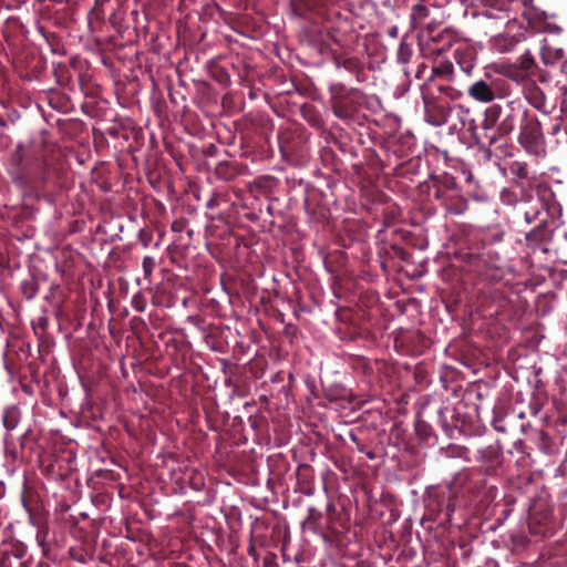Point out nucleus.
Listing matches in <instances>:
<instances>
[{"label":"nucleus","instance_id":"23","mask_svg":"<svg viewBox=\"0 0 567 567\" xmlns=\"http://www.w3.org/2000/svg\"><path fill=\"white\" fill-rule=\"evenodd\" d=\"M430 10L426 6L417 3L411 9L410 23L412 29H419L429 17Z\"/></svg>","mask_w":567,"mask_h":567},{"label":"nucleus","instance_id":"41","mask_svg":"<svg viewBox=\"0 0 567 567\" xmlns=\"http://www.w3.org/2000/svg\"><path fill=\"white\" fill-rule=\"evenodd\" d=\"M153 239V235L151 231L146 230V229H141L138 231V240L141 241V244L147 248L151 244Z\"/></svg>","mask_w":567,"mask_h":567},{"label":"nucleus","instance_id":"39","mask_svg":"<svg viewBox=\"0 0 567 567\" xmlns=\"http://www.w3.org/2000/svg\"><path fill=\"white\" fill-rule=\"evenodd\" d=\"M132 307L138 312H143L145 310L146 302H145L144 297L141 293H136L133 296Z\"/></svg>","mask_w":567,"mask_h":567},{"label":"nucleus","instance_id":"38","mask_svg":"<svg viewBox=\"0 0 567 567\" xmlns=\"http://www.w3.org/2000/svg\"><path fill=\"white\" fill-rule=\"evenodd\" d=\"M22 292L27 299H32L38 292L37 284L32 281L24 282L22 285Z\"/></svg>","mask_w":567,"mask_h":567},{"label":"nucleus","instance_id":"2","mask_svg":"<svg viewBox=\"0 0 567 567\" xmlns=\"http://www.w3.org/2000/svg\"><path fill=\"white\" fill-rule=\"evenodd\" d=\"M7 171L24 196H39L52 182L42 145L19 143L8 158Z\"/></svg>","mask_w":567,"mask_h":567},{"label":"nucleus","instance_id":"1","mask_svg":"<svg viewBox=\"0 0 567 567\" xmlns=\"http://www.w3.org/2000/svg\"><path fill=\"white\" fill-rule=\"evenodd\" d=\"M484 494L485 501H493L497 486L489 482L475 468L468 467L457 472L445 486L430 495L427 511L434 520L450 523L454 511L467 504L472 498Z\"/></svg>","mask_w":567,"mask_h":567},{"label":"nucleus","instance_id":"44","mask_svg":"<svg viewBox=\"0 0 567 567\" xmlns=\"http://www.w3.org/2000/svg\"><path fill=\"white\" fill-rule=\"evenodd\" d=\"M537 439L540 443V449H546L550 443L549 435L544 431H537L536 432Z\"/></svg>","mask_w":567,"mask_h":567},{"label":"nucleus","instance_id":"36","mask_svg":"<svg viewBox=\"0 0 567 567\" xmlns=\"http://www.w3.org/2000/svg\"><path fill=\"white\" fill-rule=\"evenodd\" d=\"M433 71L435 74L450 76L453 73V63L450 61L442 62Z\"/></svg>","mask_w":567,"mask_h":567},{"label":"nucleus","instance_id":"57","mask_svg":"<svg viewBox=\"0 0 567 567\" xmlns=\"http://www.w3.org/2000/svg\"><path fill=\"white\" fill-rule=\"evenodd\" d=\"M565 238L567 239V231L565 233Z\"/></svg>","mask_w":567,"mask_h":567},{"label":"nucleus","instance_id":"11","mask_svg":"<svg viewBox=\"0 0 567 567\" xmlns=\"http://www.w3.org/2000/svg\"><path fill=\"white\" fill-rule=\"evenodd\" d=\"M305 210L312 221L323 223L329 218V208L322 203L319 190H309L305 197Z\"/></svg>","mask_w":567,"mask_h":567},{"label":"nucleus","instance_id":"28","mask_svg":"<svg viewBox=\"0 0 567 567\" xmlns=\"http://www.w3.org/2000/svg\"><path fill=\"white\" fill-rule=\"evenodd\" d=\"M489 296L493 303L497 306V310L505 309L509 302L507 295L499 288H493L485 291Z\"/></svg>","mask_w":567,"mask_h":567},{"label":"nucleus","instance_id":"27","mask_svg":"<svg viewBox=\"0 0 567 567\" xmlns=\"http://www.w3.org/2000/svg\"><path fill=\"white\" fill-rule=\"evenodd\" d=\"M443 453L446 457L450 458H462L465 461H470V450L463 445L450 444L449 446L443 449Z\"/></svg>","mask_w":567,"mask_h":567},{"label":"nucleus","instance_id":"30","mask_svg":"<svg viewBox=\"0 0 567 567\" xmlns=\"http://www.w3.org/2000/svg\"><path fill=\"white\" fill-rule=\"evenodd\" d=\"M452 187L442 188L440 186H436V189L434 192V198L440 202V204L444 207L447 204V200L450 199L451 195L455 192L454 183H451Z\"/></svg>","mask_w":567,"mask_h":567},{"label":"nucleus","instance_id":"20","mask_svg":"<svg viewBox=\"0 0 567 567\" xmlns=\"http://www.w3.org/2000/svg\"><path fill=\"white\" fill-rule=\"evenodd\" d=\"M21 419V411L17 405L7 406L2 412V424L8 432L17 429Z\"/></svg>","mask_w":567,"mask_h":567},{"label":"nucleus","instance_id":"29","mask_svg":"<svg viewBox=\"0 0 567 567\" xmlns=\"http://www.w3.org/2000/svg\"><path fill=\"white\" fill-rule=\"evenodd\" d=\"M519 66L528 75H534L538 70L536 61L529 52L519 58Z\"/></svg>","mask_w":567,"mask_h":567},{"label":"nucleus","instance_id":"51","mask_svg":"<svg viewBox=\"0 0 567 567\" xmlns=\"http://www.w3.org/2000/svg\"><path fill=\"white\" fill-rule=\"evenodd\" d=\"M389 33H390L391 37H395L396 35V28H392Z\"/></svg>","mask_w":567,"mask_h":567},{"label":"nucleus","instance_id":"4","mask_svg":"<svg viewBox=\"0 0 567 567\" xmlns=\"http://www.w3.org/2000/svg\"><path fill=\"white\" fill-rule=\"evenodd\" d=\"M507 82L492 73L486 72L484 78L474 81L467 87V94L480 103H491L506 94Z\"/></svg>","mask_w":567,"mask_h":567},{"label":"nucleus","instance_id":"6","mask_svg":"<svg viewBox=\"0 0 567 567\" xmlns=\"http://www.w3.org/2000/svg\"><path fill=\"white\" fill-rule=\"evenodd\" d=\"M476 462L480 465L474 466L488 482L501 476L504 456L503 449L498 443L491 444L477 451Z\"/></svg>","mask_w":567,"mask_h":567},{"label":"nucleus","instance_id":"35","mask_svg":"<svg viewBox=\"0 0 567 567\" xmlns=\"http://www.w3.org/2000/svg\"><path fill=\"white\" fill-rule=\"evenodd\" d=\"M156 266V262H155V259L151 256H145L143 258V264H142V267H143V272H144V277L146 279H150L153 271H154V268Z\"/></svg>","mask_w":567,"mask_h":567},{"label":"nucleus","instance_id":"22","mask_svg":"<svg viewBox=\"0 0 567 567\" xmlns=\"http://www.w3.org/2000/svg\"><path fill=\"white\" fill-rule=\"evenodd\" d=\"M302 117L316 128H321L324 125L323 118L316 106L307 104L301 107Z\"/></svg>","mask_w":567,"mask_h":567},{"label":"nucleus","instance_id":"49","mask_svg":"<svg viewBox=\"0 0 567 567\" xmlns=\"http://www.w3.org/2000/svg\"><path fill=\"white\" fill-rule=\"evenodd\" d=\"M247 551L249 556L256 557V548L252 543L249 544Z\"/></svg>","mask_w":567,"mask_h":567},{"label":"nucleus","instance_id":"21","mask_svg":"<svg viewBox=\"0 0 567 567\" xmlns=\"http://www.w3.org/2000/svg\"><path fill=\"white\" fill-rule=\"evenodd\" d=\"M444 208L449 214L462 215L467 209V200L455 190Z\"/></svg>","mask_w":567,"mask_h":567},{"label":"nucleus","instance_id":"13","mask_svg":"<svg viewBox=\"0 0 567 567\" xmlns=\"http://www.w3.org/2000/svg\"><path fill=\"white\" fill-rule=\"evenodd\" d=\"M453 56L461 71L471 75L477 60L476 50L467 43H457Z\"/></svg>","mask_w":567,"mask_h":567},{"label":"nucleus","instance_id":"42","mask_svg":"<svg viewBox=\"0 0 567 567\" xmlns=\"http://www.w3.org/2000/svg\"><path fill=\"white\" fill-rule=\"evenodd\" d=\"M437 91L441 93H445L450 99H457L461 95V92L450 87V86H437Z\"/></svg>","mask_w":567,"mask_h":567},{"label":"nucleus","instance_id":"37","mask_svg":"<svg viewBox=\"0 0 567 567\" xmlns=\"http://www.w3.org/2000/svg\"><path fill=\"white\" fill-rule=\"evenodd\" d=\"M412 54L411 48L408 44L401 43L398 50V61L406 63Z\"/></svg>","mask_w":567,"mask_h":567},{"label":"nucleus","instance_id":"55","mask_svg":"<svg viewBox=\"0 0 567 567\" xmlns=\"http://www.w3.org/2000/svg\"><path fill=\"white\" fill-rule=\"evenodd\" d=\"M17 566V560L12 559V567Z\"/></svg>","mask_w":567,"mask_h":567},{"label":"nucleus","instance_id":"7","mask_svg":"<svg viewBox=\"0 0 567 567\" xmlns=\"http://www.w3.org/2000/svg\"><path fill=\"white\" fill-rule=\"evenodd\" d=\"M422 99L426 121L434 126H442L446 124L452 111L450 103L435 96L429 90L422 91Z\"/></svg>","mask_w":567,"mask_h":567},{"label":"nucleus","instance_id":"47","mask_svg":"<svg viewBox=\"0 0 567 567\" xmlns=\"http://www.w3.org/2000/svg\"><path fill=\"white\" fill-rule=\"evenodd\" d=\"M342 59H346V56H341L338 54L333 55L332 60L337 69L342 68Z\"/></svg>","mask_w":567,"mask_h":567},{"label":"nucleus","instance_id":"12","mask_svg":"<svg viewBox=\"0 0 567 567\" xmlns=\"http://www.w3.org/2000/svg\"><path fill=\"white\" fill-rule=\"evenodd\" d=\"M557 227L554 217L549 216V212H545V217L540 219L539 224L526 235L528 243H548L551 240L554 229Z\"/></svg>","mask_w":567,"mask_h":567},{"label":"nucleus","instance_id":"53","mask_svg":"<svg viewBox=\"0 0 567 567\" xmlns=\"http://www.w3.org/2000/svg\"><path fill=\"white\" fill-rule=\"evenodd\" d=\"M558 131H559V125L557 124V125L554 126L553 132L557 133Z\"/></svg>","mask_w":567,"mask_h":567},{"label":"nucleus","instance_id":"10","mask_svg":"<svg viewBox=\"0 0 567 567\" xmlns=\"http://www.w3.org/2000/svg\"><path fill=\"white\" fill-rule=\"evenodd\" d=\"M394 342L395 347L404 349L410 354H421L430 346L429 338L420 330L400 331Z\"/></svg>","mask_w":567,"mask_h":567},{"label":"nucleus","instance_id":"8","mask_svg":"<svg viewBox=\"0 0 567 567\" xmlns=\"http://www.w3.org/2000/svg\"><path fill=\"white\" fill-rule=\"evenodd\" d=\"M514 102L508 103V113H506V115L502 120H499V123L495 131H493L492 135L487 136V147H485V143L481 142L480 140L476 141L480 148L485 151L486 157L488 159L492 156V151L489 147L496 145L504 137L509 135L516 126V113L514 107L512 106Z\"/></svg>","mask_w":567,"mask_h":567},{"label":"nucleus","instance_id":"26","mask_svg":"<svg viewBox=\"0 0 567 567\" xmlns=\"http://www.w3.org/2000/svg\"><path fill=\"white\" fill-rule=\"evenodd\" d=\"M342 68L348 72L355 74L358 81H362L360 76L364 72V66L358 58L346 56V59H342Z\"/></svg>","mask_w":567,"mask_h":567},{"label":"nucleus","instance_id":"32","mask_svg":"<svg viewBox=\"0 0 567 567\" xmlns=\"http://www.w3.org/2000/svg\"><path fill=\"white\" fill-rule=\"evenodd\" d=\"M544 205L542 204L540 207H530L527 209L524 214L525 221L527 224H532L536 220H539L543 218L542 216H545Z\"/></svg>","mask_w":567,"mask_h":567},{"label":"nucleus","instance_id":"50","mask_svg":"<svg viewBox=\"0 0 567 567\" xmlns=\"http://www.w3.org/2000/svg\"><path fill=\"white\" fill-rule=\"evenodd\" d=\"M315 513H316V509H315V508H310V509H309V516H308V519L313 518Z\"/></svg>","mask_w":567,"mask_h":567},{"label":"nucleus","instance_id":"24","mask_svg":"<svg viewBox=\"0 0 567 567\" xmlns=\"http://www.w3.org/2000/svg\"><path fill=\"white\" fill-rule=\"evenodd\" d=\"M527 100L528 102L538 111L548 113L546 110V96L544 92L538 87L534 86L527 91Z\"/></svg>","mask_w":567,"mask_h":567},{"label":"nucleus","instance_id":"31","mask_svg":"<svg viewBox=\"0 0 567 567\" xmlns=\"http://www.w3.org/2000/svg\"><path fill=\"white\" fill-rule=\"evenodd\" d=\"M49 319L45 316H39L32 321V329L37 337L41 338L48 330Z\"/></svg>","mask_w":567,"mask_h":567},{"label":"nucleus","instance_id":"34","mask_svg":"<svg viewBox=\"0 0 567 567\" xmlns=\"http://www.w3.org/2000/svg\"><path fill=\"white\" fill-rule=\"evenodd\" d=\"M352 367H353V369H355L357 371H359L363 374H368L371 371V367H370L368 360L364 358H361V357L354 358L352 360Z\"/></svg>","mask_w":567,"mask_h":567},{"label":"nucleus","instance_id":"17","mask_svg":"<svg viewBox=\"0 0 567 567\" xmlns=\"http://www.w3.org/2000/svg\"><path fill=\"white\" fill-rule=\"evenodd\" d=\"M240 173V165L234 161H221L215 167L217 178L226 182L235 179Z\"/></svg>","mask_w":567,"mask_h":567},{"label":"nucleus","instance_id":"40","mask_svg":"<svg viewBox=\"0 0 567 567\" xmlns=\"http://www.w3.org/2000/svg\"><path fill=\"white\" fill-rule=\"evenodd\" d=\"M446 412L447 409H440L439 410V422L443 429V431L446 433V434H450L452 429L450 427L449 423H447V420H446Z\"/></svg>","mask_w":567,"mask_h":567},{"label":"nucleus","instance_id":"54","mask_svg":"<svg viewBox=\"0 0 567 567\" xmlns=\"http://www.w3.org/2000/svg\"><path fill=\"white\" fill-rule=\"evenodd\" d=\"M474 128H475L474 121H471V127H470V130H474Z\"/></svg>","mask_w":567,"mask_h":567},{"label":"nucleus","instance_id":"33","mask_svg":"<svg viewBox=\"0 0 567 567\" xmlns=\"http://www.w3.org/2000/svg\"><path fill=\"white\" fill-rule=\"evenodd\" d=\"M54 76L59 84L65 85L70 81V73L65 64L59 63L54 66Z\"/></svg>","mask_w":567,"mask_h":567},{"label":"nucleus","instance_id":"3","mask_svg":"<svg viewBox=\"0 0 567 567\" xmlns=\"http://www.w3.org/2000/svg\"><path fill=\"white\" fill-rule=\"evenodd\" d=\"M330 105L333 114L340 120H350L361 107L363 93L355 87H348L343 83L329 85Z\"/></svg>","mask_w":567,"mask_h":567},{"label":"nucleus","instance_id":"19","mask_svg":"<svg viewBox=\"0 0 567 567\" xmlns=\"http://www.w3.org/2000/svg\"><path fill=\"white\" fill-rule=\"evenodd\" d=\"M430 35L433 42L440 44L437 49L440 52L450 49L454 43H458L456 32L450 28H445L436 34H433V31L430 30Z\"/></svg>","mask_w":567,"mask_h":567},{"label":"nucleus","instance_id":"52","mask_svg":"<svg viewBox=\"0 0 567 567\" xmlns=\"http://www.w3.org/2000/svg\"><path fill=\"white\" fill-rule=\"evenodd\" d=\"M37 567H50V565L48 563L41 561L37 565Z\"/></svg>","mask_w":567,"mask_h":567},{"label":"nucleus","instance_id":"18","mask_svg":"<svg viewBox=\"0 0 567 567\" xmlns=\"http://www.w3.org/2000/svg\"><path fill=\"white\" fill-rule=\"evenodd\" d=\"M28 547L20 543L16 542L10 545V548L2 555L1 566L2 567H12V559L19 561L27 557Z\"/></svg>","mask_w":567,"mask_h":567},{"label":"nucleus","instance_id":"9","mask_svg":"<svg viewBox=\"0 0 567 567\" xmlns=\"http://www.w3.org/2000/svg\"><path fill=\"white\" fill-rule=\"evenodd\" d=\"M465 257L468 266L473 267L478 276L485 281L496 285L503 279L504 271L499 267L489 265L488 256L486 254L468 252Z\"/></svg>","mask_w":567,"mask_h":567},{"label":"nucleus","instance_id":"14","mask_svg":"<svg viewBox=\"0 0 567 567\" xmlns=\"http://www.w3.org/2000/svg\"><path fill=\"white\" fill-rule=\"evenodd\" d=\"M502 114L503 107L499 104H492L484 111L481 128L483 130V138L486 142L487 136L492 135L493 131L497 127Z\"/></svg>","mask_w":567,"mask_h":567},{"label":"nucleus","instance_id":"43","mask_svg":"<svg viewBox=\"0 0 567 567\" xmlns=\"http://www.w3.org/2000/svg\"><path fill=\"white\" fill-rule=\"evenodd\" d=\"M501 199L504 204H513L516 202V198H515V195L512 190L509 189H504L502 193H501Z\"/></svg>","mask_w":567,"mask_h":567},{"label":"nucleus","instance_id":"48","mask_svg":"<svg viewBox=\"0 0 567 567\" xmlns=\"http://www.w3.org/2000/svg\"><path fill=\"white\" fill-rule=\"evenodd\" d=\"M16 567H31V561L29 559L24 558L22 560L17 561Z\"/></svg>","mask_w":567,"mask_h":567},{"label":"nucleus","instance_id":"5","mask_svg":"<svg viewBox=\"0 0 567 567\" xmlns=\"http://www.w3.org/2000/svg\"><path fill=\"white\" fill-rule=\"evenodd\" d=\"M519 144L528 154L539 155L543 152L544 134L542 124L535 115L524 111L518 136Z\"/></svg>","mask_w":567,"mask_h":567},{"label":"nucleus","instance_id":"46","mask_svg":"<svg viewBox=\"0 0 567 567\" xmlns=\"http://www.w3.org/2000/svg\"><path fill=\"white\" fill-rule=\"evenodd\" d=\"M299 476L302 478H308L310 475L311 467L309 465H301L298 468Z\"/></svg>","mask_w":567,"mask_h":567},{"label":"nucleus","instance_id":"16","mask_svg":"<svg viewBox=\"0 0 567 567\" xmlns=\"http://www.w3.org/2000/svg\"><path fill=\"white\" fill-rule=\"evenodd\" d=\"M508 169L511 175L516 178L515 184L517 187L525 189L526 187L532 186L534 177L530 176L526 162L514 161L509 164Z\"/></svg>","mask_w":567,"mask_h":567},{"label":"nucleus","instance_id":"15","mask_svg":"<svg viewBox=\"0 0 567 567\" xmlns=\"http://www.w3.org/2000/svg\"><path fill=\"white\" fill-rule=\"evenodd\" d=\"M250 192L256 196L270 197L278 187V179L271 175L256 177L250 184Z\"/></svg>","mask_w":567,"mask_h":567},{"label":"nucleus","instance_id":"45","mask_svg":"<svg viewBox=\"0 0 567 567\" xmlns=\"http://www.w3.org/2000/svg\"><path fill=\"white\" fill-rule=\"evenodd\" d=\"M416 432L419 436L422 439H426L429 436V426L425 422H420L416 424Z\"/></svg>","mask_w":567,"mask_h":567},{"label":"nucleus","instance_id":"56","mask_svg":"<svg viewBox=\"0 0 567 567\" xmlns=\"http://www.w3.org/2000/svg\"><path fill=\"white\" fill-rule=\"evenodd\" d=\"M328 509H329V511H332V509H333V505H331V504H330V505L328 506Z\"/></svg>","mask_w":567,"mask_h":567},{"label":"nucleus","instance_id":"25","mask_svg":"<svg viewBox=\"0 0 567 567\" xmlns=\"http://www.w3.org/2000/svg\"><path fill=\"white\" fill-rule=\"evenodd\" d=\"M542 61L546 65H554L564 58V51L561 49H554L545 45L542 49Z\"/></svg>","mask_w":567,"mask_h":567}]
</instances>
